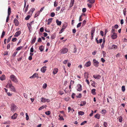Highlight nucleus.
Here are the masks:
<instances>
[{"label":"nucleus","instance_id":"1","mask_svg":"<svg viewBox=\"0 0 127 127\" xmlns=\"http://www.w3.org/2000/svg\"><path fill=\"white\" fill-rule=\"evenodd\" d=\"M10 78L11 81L15 83H17L18 82V79L13 74L11 75L10 76Z\"/></svg>","mask_w":127,"mask_h":127},{"label":"nucleus","instance_id":"2","mask_svg":"<svg viewBox=\"0 0 127 127\" xmlns=\"http://www.w3.org/2000/svg\"><path fill=\"white\" fill-rule=\"evenodd\" d=\"M68 51V49L66 48H63L60 50L61 53L62 54L66 53Z\"/></svg>","mask_w":127,"mask_h":127},{"label":"nucleus","instance_id":"3","mask_svg":"<svg viewBox=\"0 0 127 127\" xmlns=\"http://www.w3.org/2000/svg\"><path fill=\"white\" fill-rule=\"evenodd\" d=\"M17 107L14 104H12L11 108V110L13 112H15Z\"/></svg>","mask_w":127,"mask_h":127},{"label":"nucleus","instance_id":"4","mask_svg":"<svg viewBox=\"0 0 127 127\" xmlns=\"http://www.w3.org/2000/svg\"><path fill=\"white\" fill-rule=\"evenodd\" d=\"M93 62H94L93 64L95 66L97 67L99 66V62L98 61H97L95 59H94L93 60Z\"/></svg>","mask_w":127,"mask_h":127},{"label":"nucleus","instance_id":"5","mask_svg":"<svg viewBox=\"0 0 127 127\" xmlns=\"http://www.w3.org/2000/svg\"><path fill=\"white\" fill-rule=\"evenodd\" d=\"M41 101L42 102H50V100L48 99H46L44 97H42L41 99Z\"/></svg>","mask_w":127,"mask_h":127},{"label":"nucleus","instance_id":"6","mask_svg":"<svg viewBox=\"0 0 127 127\" xmlns=\"http://www.w3.org/2000/svg\"><path fill=\"white\" fill-rule=\"evenodd\" d=\"M111 37L112 39H115L117 37V34L116 33H114L112 34L111 33Z\"/></svg>","mask_w":127,"mask_h":127},{"label":"nucleus","instance_id":"7","mask_svg":"<svg viewBox=\"0 0 127 127\" xmlns=\"http://www.w3.org/2000/svg\"><path fill=\"white\" fill-rule=\"evenodd\" d=\"M77 91L80 92L82 90V86L81 84L77 85Z\"/></svg>","mask_w":127,"mask_h":127},{"label":"nucleus","instance_id":"8","mask_svg":"<svg viewBox=\"0 0 127 127\" xmlns=\"http://www.w3.org/2000/svg\"><path fill=\"white\" fill-rule=\"evenodd\" d=\"M33 21H32L30 23H28L27 24L28 27L29 28V30H30V29H31L32 28L31 26L33 24Z\"/></svg>","mask_w":127,"mask_h":127},{"label":"nucleus","instance_id":"9","mask_svg":"<svg viewBox=\"0 0 127 127\" xmlns=\"http://www.w3.org/2000/svg\"><path fill=\"white\" fill-rule=\"evenodd\" d=\"M12 85L11 82V80H9L8 82L7 85L6 86V88H9V87Z\"/></svg>","mask_w":127,"mask_h":127},{"label":"nucleus","instance_id":"10","mask_svg":"<svg viewBox=\"0 0 127 127\" xmlns=\"http://www.w3.org/2000/svg\"><path fill=\"white\" fill-rule=\"evenodd\" d=\"M93 77L95 79H99L101 78V76L98 74L94 75H93Z\"/></svg>","mask_w":127,"mask_h":127},{"label":"nucleus","instance_id":"11","mask_svg":"<svg viewBox=\"0 0 127 127\" xmlns=\"http://www.w3.org/2000/svg\"><path fill=\"white\" fill-rule=\"evenodd\" d=\"M46 67L45 66L43 67L41 69V71L43 73H44L46 70Z\"/></svg>","mask_w":127,"mask_h":127},{"label":"nucleus","instance_id":"12","mask_svg":"<svg viewBox=\"0 0 127 127\" xmlns=\"http://www.w3.org/2000/svg\"><path fill=\"white\" fill-rule=\"evenodd\" d=\"M14 23L15 24V25L16 26H17L19 24V22L15 18L14 19Z\"/></svg>","mask_w":127,"mask_h":127},{"label":"nucleus","instance_id":"13","mask_svg":"<svg viewBox=\"0 0 127 127\" xmlns=\"http://www.w3.org/2000/svg\"><path fill=\"white\" fill-rule=\"evenodd\" d=\"M21 33V32L20 31H18L15 34L14 36L18 37Z\"/></svg>","mask_w":127,"mask_h":127},{"label":"nucleus","instance_id":"14","mask_svg":"<svg viewBox=\"0 0 127 127\" xmlns=\"http://www.w3.org/2000/svg\"><path fill=\"white\" fill-rule=\"evenodd\" d=\"M17 117V114L16 113H15L13 116H11V118L13 119H16Z\"/></svg>","mask_w":127,"mask_h":127},{"label":"nucleus","instance_id":"15","mask_svg":"<svg viewBox=\"0 0 127 127\" xmlns=\"http://www.w3.org/2000/svg\"><path fill=\"white\" fill-rule=\"evenodd\" d=\"M91 62L90 61H88L85 64V66L86 67H88L90 66L91 65Z\"/></svg>","mask_w":127,"mask_h":127},{"label":"nucleus","instance_id":"16","mask_svg":"<svg viewBox=\"0 0 127 127\" xmlns=\"http://www.w3.org/2000/svg\"><path fill=\"white\" fill-rule=\"evenodd\" d=\"M38 74L36 73H34L31 77H30V78L32 79L36 77H37Z\"/></svg>","mask_w":127,"mask_h":127},{"label":"nucleus","instance_id":"17","mask_svg":"<svg viewBox=\"0 0 127 127\" xmlns=\"http://www.w3.org/2000/svg\"><path fill=\"white\" fill-rule=\"evenodd\" d=\"M11 13V9L10 6H8V15L10 16Z\"/></svg>","mask_w":127,"mask_h":127},{"label":"nucleus","instance_id":"18","mask_svg":"<svg viewBox=\"0 0 127 127\" xmlns=\"http://www.w3.org/2000/svg\"><path fill=\"white\" fill-rule=\"evenodd\" d=\"M5 76L4 75H2L0 77V79L2 81L5 80Z\"/></svg>","mask_w":127,"mask_h":127},{"label":"nucleus","instance_id":"19","mask_svg":"<svg viewBox=\"0 0 127 127\" xmlns=\"http://www.w3.org/2000/svg\"><path fill=\"white\" fill-rule=\"evenodd\" d=\"M9 88H10L11 90L13 92H15V90L14 87L12 85L9 87Z\"/></svg>","mask_w":127,"mask_h":127},{"label":"nucleus","instance_id":"20","mask_svg":"<svg viewBox=\"0 0 127 127\" xmlns=\"http://www.w3.org/2000/svg\"><path fill=\"white\" fill-rule=\"evenodd\" d=\"M58 69L57 68H56L54 69L53 71V74H55L57 73L58 71Z\"/></svg>","mask_w":127,"mask_h":127},{"label":"nucleus","instance_id":"21","mask_svg":"<svg viewBox=\"0 0 127 127\" xmlns=\"http://www.w3.org/2000/svg\"><path fill=\"white\" fill-rule=\"evenodd\" d=\"M56 22L57 25L58 26H60L62 22L61 21H59L58 19L56 20Z\"/></svg>","mask_w":127,"mask_h":127},{"label":"nucleus","instance_id":"22","mask_svg":"<svg viewBox=\"0 0 127 127\" xmlns=\"http://www.w3.org/2000/svg\"><path fill=\"white\" fill-rule=\"evenodd\" d=\"M84 77L85 78L87 79L88 78V73L87 72H86L84 73Z\"/></svg>","mask_w":127,"mask_h":127},{"label":"nucleus","instance_id":"23","mask_svg":"<svg viewBox=\"0 0 127 127\" xmlns=\"http://www.w3.org/2000/svg\"><path fill=\"white\" fill-rule=\"evenodd\" d=\"M74 0H71V2L70 3V7H72L74 3Z\"/></svg>","mask_w":127,"mask_h":127},{"label":"nucleus","instance_id":"24","mask_svg":"<svg viewBox=\"0 0 127 127\" xmlns=\"http://www.w3.org/2000/svg\"><path fill=\"white\" fill-rule=\"evenodd\" d=\"M36 39V37H34L33 38L31 42L32 44H33L35 42Z\"/></svg>","mask_w":127,"mask_h":127},{"label":"nucleus","instance_id":"25","mask_svg":"<svg viewBox=\"0 0 127 127\" xmlns=\"http://www.w3.org/2000/svg\"><path fill=\"white\" fill-rule=\"evenodd\" d=\"M29 7V5H27L26 6V8L25 9H23L24 11L25 12V13H26L27 11H28Z\"/></svg>","mask_w":127,"mask_h":127},{"label":"nucleus","instance_id":"26","mask_svg":"<svg viewBox=\"0 0 127 127\" xmlns=\"http://www.w3.org/2000/svg\"><path fill=\"white\" fill-rule=\"evenodd\" d=\"M86 102L85 101H81V104H80V105L81 106H83L85 105L86 104Z\"/></svg>","mask_w":127,"mask_h":127},{"label":"nucleus","instance_id":"27","mask_svg":"<svg viewBox=\"0 0 127 127\" xmlns=\"http://www.w3.org/2000/svg\"><path fill=\"white\" fill-rule=\"evenodd\" d=\"M95 118H96L98 119H99L100 118V116L99 114H97L95 115Z\"/></svg>","mask_w":127,"mask_h":127},{"label":"nucleus","instance_id":"28","mask_svg":"<svg viewBox=\"0 0 127 127\" xmlns=\"http://www.w3.org/2000/svg\"><path fill=\"white\" fill-rule=\"evenodd\" d=\"M117 46L114 44L111 47V49H116L117 48Z\"/></svg>","mask_w":127,"mask_h":127},{"label":"nucleus","instance_id":"29","mask_svg":"<svg viewBox=\"0 0 127 127\" xmlns=\"http://www.w3.org/2000/svg\"><path fill=\"white\" fill-rule=\"evenodd\" d=\"M95 90H96L95 89H93L91 90V93L93 95H95L96 94Z\"/></svg>","mask_w":127,"mask_h":127},{"label":"nucleus","instance_id":"30","mask_svg":"<svg viewBox=\"0 0 127 127\" xmlns=\"http://www.w3.org/2000/svg\"><path fill=\"white\" fill-rule=\"evenodd\" d=\"M39 49L41 52L42 51L44 50L43 47V46H40L39 47Z\"/></svg>","mask_w":127,"mask_h":127},{"label":"nucleus","instance_id":"31","mask_svg":"<svg viewBox=\"0 0 127 127\" xmlns=\"http://www.w3.org/2000/svg\"><path fill=\"white\" fill-rule=\"evenodd\" d=\"M40 13L38 11L37 12L35 15L34 17L35 18L37 17V16H38L39 15Z\"/></svg>","mask_w":127,"mask_h":127},{"label":"nucleus","instance_id":"32","mask_svg":"<svg viewBox=\"0 0 127 127\" xmlns=\"http://www.w3.org/2000/svg\"><path fill=\"white\" fill-rule=\"evenodd\" d=\"M35 9L34 8H32L30 10L29 12V13L30 12H31L32 14L33 11L35 10Z\"/></svg>","mask_w":127,"mask_h":127},{"label":"nucleus","instance_id":"33","mask_svg":"<svg viewBox=\"0 0 127 127\" xmlns=\"http://www.w3.org/2000/svg\"><path fill=\"white\" fill-rule=\"evenodd\" d=\"M95 30L94 28L92 29L91 31V35H93V34L95 32Z\"/></svg>","mask_w":127,"mask_h":127},{"label":"nucleus","instance_id":"34","mask_svg":"<svg viewBox=\"0 0 127 127\" xmlns=\"http://www.w3.org/2000/svg\"><path fill=\"white\" fill-rule=\"evenodd\" d=\"M5 33V31H3L2 33V34L1 36V38H3L4 36Z\"/></svg>","mask_w":127,"mask_h":127},{"label":"nucleus","instance_id":"35","mask_svg":"<svg viewBox=\"0 0 127 127\" xmlns=\"http://www.w3.org/2000/svg\"><path fill=\"white\" fill-rule=\"evenodd\" d=\"M59 120H64V119L63 118V116L62 115H60L59 116Z\"/></svg>","mask_w":127,"mask_h":127},{"label":"nucleus","instance_id":"36","mask_svg":"<svg viewBox=\"0 0 127 127\" xmlns=\"http://www.w3.org/2000/svg\"><path fill=\"white\" fill-rule=\"evenodd\" d=\"M79 115H82L84 114V112L82 111H79L78 112Z\"/></svg>","mask_w":127,"mask_h":127},{"label":"nucleus","instance_id":"37","mask_svg":"<svg viewBox=\"0 0 127 127\" xmlns=\"http://www.w3.org/2000/svg\"><path fill=\"white\" fill-rule=\"evenodd\" d=\"M77 49L76 47V46L75 45H74V48L73 49V52L74 53H75L77 52Z\"/></svg>","mask_w":127,"mask_h":127},{"label":"nucleus","instance_id":"38","mask_svg":"<svg viewBox=\"0 0 127 127\" xmlns=\"http://www.w3.org/2000/svg\"><path fill=\"white\" fill-rule=\"evenodd\" d=\"M122 90L123 92H124L125 90V86H123L122 87Z\"/></svg>","mask_w":127,"mask_h":127},{"label":"nucleus","instance_id":"39","mask_svg":"<svg viewBox=\"0 0 127 127\" xmlns=\"http://www.w3.org/2000/svg\"><path fill=\"white\" fill-rule=\"evenodd\" d=\"M102 114H105L106 113V110L104 109H102Z\"/></svg>","mask_w":127,"mask_h":127},{"label":"nucleus","instance_id":"40","mask_svg":"<svg viewBox=\"0 0 127 127\" xmlns=\"http://www.w3.org/2000/svg\"><path fill=\"white\" fill-rule=\"evenodd\" d=\"M45 113L47 115H49L51 114V112L50 111H48L45 112Z\"/></svg>","mask_w":127,"mask_h":127},{"label":"nucleus","instance_id":"41","mask_svg":"<svg viewBox=\"0 0 127 127\" xmlns=\"http://www.w3.org/2000/svg\"><path fill=\"white\" fill-rule=\"evenodd\" d=\"M94 0H88V1L89 2V3H93L95 2Z\"/></svg>","mask_w":127,"mask_h":127},{"label":"nucleus","instance_id":"42","mask_svg":"<svg viewBox=\"0 0 127 127\" xmlns=\"http://www.w3.org/2000/svg\"><path fill=\"white\" fill-rule=\"evenodd\" d=\"M31 16L29 15H27L25 18V19L26 20H28L30 18Z\"/></svg>","mask_w":127,"mask_h":127},{"label":"nucleus","instance_id":"43","mask_svg":"<svg viewBox=\"0 0 127 127\" xmlns=\"http://www.w3.org/2000/svg\"><path fill=\"white\" fill-rule=\"evenodd\" d=\"M26 120H28L29 119V116L28 115V113H26Z\"/></svg>","mask_w":127,"mask_h":127},{"label":"nucleus","instance_id":"44","mask_svg":"<svg viewBox=\"0 0 127 127\" xmlns=\"http://www.w3.org/2000/svg\"><path fill=\"white\" fill-rule=\"evenodd\" d=\"M47 84L45 83H44L43 85V88L44 89L46 88L47 87Z\"/></svg>","mask_w":127,"mask_h":127},{"label":"nucleus","instance_id":"45","mask_svg":"<svg viewBox=\"0 0 127 127\" xmlns=\"http://www.w3.org/2000/svg\"><path fill=\"white\" fill-rule=\"evenodd\" d=\"M127 12L126 9V8H125L123 10V13L124 15L125 16L126 15V12Z\"/></svg>","mask_w":127,"mask_h":127},{"label":"nucleus","instance_id":"46","mask_svg":"<svg viewBox=\"0 0 127 127\" xmlns=\"http://www.w3.org/2000/svg\"><path fill=\"white\" fill-rule=\"evenodd\" d=\"M56 35L54 33L52 35L51 37V39H54L56 37Z\"/></svg>","mask_w":127,"mask_h":127},{"label":"nucleus","instance_id":"47","mask_svg":"<svg viewBox=\"0 0 127 127\" xmlns=\"http://www.w3.org/2000/svg\"><path fill=\"white\" fill-rule=\"evenodd\" d=\"M113 27H112V30L111 31V32L112 34V33H115V31L114 29H113Z\"/></svg>","mask_w":127,"mask_h":127},{"label":"nucleus","instance_id":"48","mask_svg":"<svg viewBox=\"0 0 127 127\" xmlns=\"http://www.w3.org/2000/svg\"><path fill=\"white\" fill-rule=\"evenodd\" d=\"M12 37V35H11L7 39V43L9 42H10V40L11 39V38Z\"/></svg>","mask_w":127,"mask_h":127},{"label":"nucleus","instance_id":"49","mask_svg":"<svg viewBox=\"0 0 127 127\" xmlns=\"http://www.w3.org/2000/svg\"><path fill=\"white\" fill-rule=\"evenodd\" d=\"M105 40L103 39V43H102V44L101 46V47L102 48H103L104 47V43H105Z\"/></svg>","mask_w":127,"mask_h":127},{"label":"nucleus","instance_id":"50","mask_svg":"<svg viewBox=\"0 0 127 127\" xmlns=\"http://www.w3.org/2000/svg\"><path fill=\"white\" fill-rule=\"evenodd\" d=\"M55 15V14L54 12H52L51 13V17H53Z\"/></svg>","mask_w":127,"mask_h":127},{"label":"nucleus","instance_id":"51","mask_svg":"<svg viewBox=\"0 0 127 127\" xmlns=\"http://www.w3.org/2000/svg\"><path fill=\"white\" fill-rule=\"evenodd\" d=\"M81 24L82 23L81 22H80L79 23L77 26V28H78L80 27L81 26Z\"/></svg>","mask_w":127,"mask_h":127},{"label":"nucleus","instance_id":"52","mask_svg":"<svg viewBox=\"0 0 127 127\" xmlns=\"http://www.w3.org/2000/svg\"><path fill=\"white\" fill-rule=\"evenodd\" d=\"M87 122L86 121H84L82 122L80 124V125L81 126L85 124Z\"/></svg>","mask_w":127,"mask_h":127},{"label":"nucleus","instance_id":"53","mask_svg":"<svg viewBox=\"0 0 127 127\" xmlns=\"http://www.w3.org/2000/svg\"><path fill=\"white\" fill-rule=\"evenodd\" d=\"M103 125L104 127H107V123L106 122H104L103 124Z\"/></svg>","mask_w":127,"mask_h":127},{"label":"nucleus","instance_id":"54","mask_svg":"<svg viewBox=\"0 0 127 127\" xmlns=\"http://www.w3.org/2000/svg\"><path fill=\"white\" fill-rule=\"evenodd\" d=\"M86 22V20H84L83 22L82 25H84L85 24Z\"/></svg>","mask_w":127,"mask_h":127},{"label":"nucleus","instance_id":"55","mask_svg":"<svg viewBox=\"0 0 127 127\" xmlns=\"http://www.w3.org/2000/svg\"><path fill=\"white\" fill-rule=\"evenodd\" d=\"M52 19H53L52 18H50L49 19L48 21V22L51 23V22Z\"/></svg>","mask_w":127,"mask_h":127},{"label":"nucleus","instance_id":"56","mask_svg":"<svg viewBox=\"0 0 127 127\" xmlns=\"http://www.w3.org/2000/svg\"><path fill=\"white\" fill-rule=\"evenodd\" d=\"M64 29L62 28V29L61 30V31H60L59 32V33H62V32H63L64 30Z\"/></svg>","mask_w":127,"mask_h":127},{"label":"nucleus","instance_id":"57","mask_svg":"<svg viewBox=\"0 0 127 127\" xmlns=\"http://www.w3.org/2000/svg\"><path fill=\"white\" fill-rule=\"evenodd\" d=\"M82 16H80L79 18V22L81 21H82Z\"/></svg>","mask_w":127,"mask_h":127},{"label":"nucleus","instance_id":"58","mask_svg":"<svg viewBox=\"0 0 127 127\" xmlns=\"http://www.w3.org/2000/svg\"><path fill=\"white\" fill-rule=\"evenodd\" d=\"M22 46H20V47H18L16 48V50L17 51L19 50H20L22 48Z\"/></svg>","mask_w":127,"mask_h":127},{"label":"nucleus","instance_id":"59","mask_svg":"<svg viewBox=\"0 0 127 127\" xmlns=\"http://www.w3.org/2000/svg\"><path fill=\"white\" fill-rule=\"evenodd\" d=\"M86 10V8H84L82 9V11L83 13L85 12Z\"/></svg>","mask_w":127,"mask_h":127},{"label":"nucleus","instance_id":"60","mask_svg":"<svg viewBox=\"0 0 127 127\" xmlns=\"http://www.w3.org/2000/svg\"><path fill=\"white\" fill-rule=\"evenodd\" d=\"M66 26H67L66 25H65V24H64L63 25V26H62V28H63L64 29H65L66 28Z\"/></svg>","mask_w":127,"mask_h":127},{"label":"nucleus","instance_id":"61","mask_svg":"<svg viewBox=\"0 0 127 127\" xmlns=\"http://www.w3.org/2000/svg\"><path fill=\"white\" fill-rule=\"evenodd\" d=\"M74 83V82L72 80H71L70 81V85H72Z\"/></svg>","mask_w":127,"mask_h":127},{"label":"nucleus","instance_id":"62","mask_svg":"<svg viewBox=\"0 0 127 127\" xmlns=\"http://www.w3.org/2000/svg\"><path fill=\"white\" fill-rule=\"evenodd\" d=\"M33 52V47H32L30 49V52L31 53H32Z\"/></svg>","mask_w":127,"mask_h":127},{"label":"nucleus","instance_id":"63","mask_svg":"<svg viewBox=\"0 0 127 127\" xmlns=\"http://www.w3.org/2000/svg\"><path fill=\"white\" fill-rule=\"evenodd\" d=\"M16 40L17 38H16L15 37L12 39V41L13 42H15L16 41Z\"/></svg>","mask_w":127,"mask_h":127},{"label":"nucleus","instance_id":"64","mask_svg":"<svg viewBox=\"0 0 127 127\" xmlns=\"http://www.w3.org/2000/svg\"><path fill=\"white\" fill-rule=\"evenodd\" d=\"M44 30L43 28V27H41L40 29V30L41 32H42Z\"/></svg>","mask_w":127,"mask_h":127}]
</instances>
